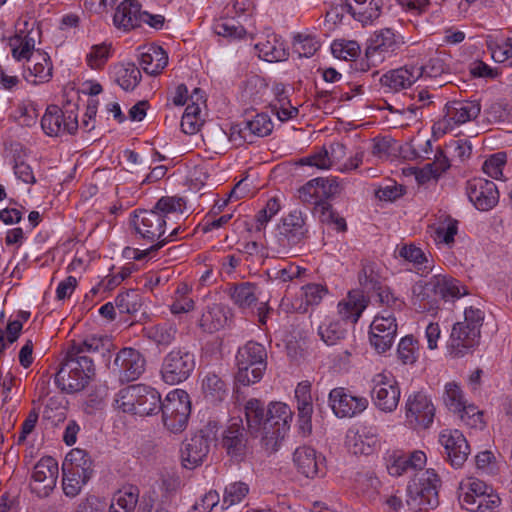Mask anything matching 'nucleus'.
Segmentation results:
<instances>
[{
	"instance_id": "48",
	"label": "nucleus",
	"mask_w": 512,
	"mask_h": 512,
	"mask_svg": "<svg viewBox=\"0 0 512 512\" xmlns=\"http://www.w3.org/2000/svg\"><path fill=\"white\" fill-rule=\"evenodd\" d=\"M450 57L445 53H437L425 65H419L421 77L438 78L450 73L448 61Z\"/></svg>"
},
{
	"instance_id": "50",
	"label": "nucleus",
	"mask_w": 512,
	"mask_h": 512,
	"mask_svg": "<svg viewBox=\"0 0 512 512\" xmlns=\"http://www.w3.org/2000/svg\"><path fill=\"white\" fill-rule=\"evenodd\" d=\"M191 289L185 283L178 285L173 301L170 305V311L173 315H180L188 313L195 308V302L190 297Z\"/></svg>"
},
{
	"instance_id": "18",
	"label": "nucleus",
	"mask_w": 512,
	"mask_h": 512,
	"mask_svg": "<svg viewBox=\"0 0 512 512\" xmlns=\"http://www.w3.org/2000/svg\"><path fill=\"white\" fill-rule=\"evenodd\" d=\"M273 130V123L265 113L256 114L252 119L231 126L230 141L236 145L253 143L255 137H265Z\"/></svg>"
},
{
	"instance_id": "62",
	"label": "nucleus",
	"mask_w": 512,
	"mask_h": 512,
	"mask_svg": "<svg viewBox=\"0 0 512 512\" xmlns=\"http://www.w3.org/2000/svg\"><path fill=\"white\" fill-rule=\"evenodd\" d=\"M332 54L339 59L352 60L360 53V46L356 41L335 40L331 45Z\"/></svg>"
},
{
	"instance_id": "51",
	"label": "nucleus",
	"mask_w": 512,
	"mask_h": 512,
	"mask_svg": "<svg viewBox=\"0 0 512 512\" xmlns=\"http://www.w3.org/2000/svg\"><path fill=\"white\" fill-rule=\"evenodd\" d=\"M359 283L367 293L376 291L381 286L379 266L373 262H365L359 272Z\"/></svg>"
},
{
	"instance_id": "26",
	"label": "nucleus",
	"mask_w": 512,
	"mask_h": 512,
	"mask_svg": "<svg viewBox=\"0 0 512 512\" xmlns=\"http://www.w3.org/2000/svg\"><path fill=\"white\" fill-rule=\"evenodd\" d=\"M247 439L245 437L242 420L233 418L222 435V447L232 457L242 456L246 449Z\"/></svg>"
},
{
	"instance_id": "11",
	"label": "nucleus",
	"mask_w": 512,
	"mask_h": 512,
	"mask_svg": "<svg viewBox=\"0 0 512 512\" xmlns=\"http://www.w3.org/2000/svg\"><path fill=\"white\" fill-rule=\"evenodd\" d=\"M41 127L50 137L75 134L79 127L77 108L73 106L60 109L57 105L48 106L41 118Z\"/></svg>"
},
{
	"instance_id": "33",
	"label": "nucleus",
	"mask_w": 512,
	"mask_h": 512,
	"mask_svg": "<svg viewBox=\"0 0 512 512\" xmlns=\"http://www.w3.org/2000/svg\"><path fill=\"white\" fill-rule=\"evenodd\" d=\"M429 285L434 295L445 300L459 298L465 294L461 291L459 281L449 275L435 274L429 279Z\"/></svg>"
},
{
	"instance_id": "22",
	"label": "nucleus",
	"mask_w": 512,
	"mask_h": 512,
	"mask_svg": "<svg viewBox=\"0 0 512 512\" xmlns=\"http://www.w3.org/2000/svg\"><path fill=\"white\" fill-rule=\"evenodd\" d=\"M421 71L418 64H406L381 75L379 83L385 93H398L420 79Z\"/></svg>"
},
{
	"instance_id": "9",
	"label": "nucleus",
	"mask_w": 512,
	"mask_h": 512,
	"mask_svg": "<svg viewBox=\"0 0 512 512\" xmlns=\"http://www.w3.org/2000/svg\"><path fill=\"white\" fill-rule=\"evenodd\" d=\"M160 410L164 426L172 433L185 430L191 413V401L188 393L182 389L170 391L161 402Z\"/></svg>"
},
{
	"instance_id": "43",
	"label": "nucleus",
	"mask_w": 512,
	"mask_h": 512,
	"mask_svg": "<svg viewBox=\"0 0 512 512\" xmlns=\"http://www.w3.org/2000/svg\"><path fill=\"white\" fill-rule=\"evenodd\" d=\"M293 460L299 471L306 477L313 478L319 473V463L313 448L298 447L294 452Z\"/></svg>"
},
{
	"instance_id": "16",
	"label": "nucleus",
	"mask_w": 512,
	"mask_h": 512,
	"mask_svg": "<svg viewBox=\"0 0 512 512\" xmlns=\"http://www.w3.org/2000/svg\"><path fill=\"white\" fill-rule=\"evenodd\" d=\"M397 329V321L392 313L383 311L378 314L370 325L369 341L371 346L378 353H385L392 347Z\"/></svg>"
},
{
	"instance_id": "2",
	"label": "nucleus",
	"mask_w": 512,
	"mask_h": 512,
	"mask_svg": "<svg viewBox=\"0 0 512 512\" xmlns=\"http://www.w3.org/2000/svg\"><path fill=\"white\" fill-rule=\"evenodd\" d=\"M483 312L473 307L466 308L464 320L452 327L448 349L454 357H462L479 344Z\"/></svg>"
},
{
	"instance_id": "27",
	"label": "nucleus",
	"mask_w": 512,
	"mask_h": 512,
	"mask_svg": "<svg viewBox=\"0 0 512 512\" xmlns=\"http://www.w3.org/2000/svg\"><path fill=\"white\" fill-rule=\"evenodd\" d=\"M209 452L208 439L203 435H194L186 441L181 449L183 466L194 469L201 465Z\"/></svg>"
},
{
	"instance_id": "19",
	"label": "nucleus",
	"mask_w": 512,
	"mask_h": 512,
	"mask_svg": "<svg viewBox=\"0 0 512 512\" xmlns=\"http://www.w3.org/2000/svg\"><path fill=\"white\" fill-rule=\"evenodd\" d=\"M59 474L57 461L48 456L41 458L33 467L30 487L38 497H48L56 487Z\"/></svg>"
},
{
	"instance_id": "4",
	"label": "nucleus",
	"mask_w": 512,
	"mask_h": 512,
	"mask_svg": "<svg viewBox=\"0 0 512 512\" xmlns=\"http://www.w3.org/2000/svg\"><path fill=\"white\" fill-rule=\"evenodd\" d=\"M117 409L139 416L158 412L161 406L159 392L149 386L138 384L121 389L115 398Z\"/></svg>"
},
{
	"instance_id": "55",
	"label": "nucleus",
	"mask_w": 512,
	"mask_h": 512,
	"mask_svg": "<svg viewBox=\"0 0 512 512\" xmlns=\"http://www.w3.org/2000/svg\"><path fill=\"white\" fill-rule=\"evenodd\" d=\"M306 274V269L294 263H289L284 267L273 268L268 272L271 280L279 283H286L295 278H301Z\"/></svg>"
},
{
	"instance_id": "25",
	"label": "nucleus",
	"mask_w": 512,
	"mask_h": 512,
	"mask_svg": "<svg viewBox=\"0 0 512 512\" xmlns=\"http://www.w3.org/2000/svg\"><path fill=\"white\" fill-rule=\"evenodd\" d=\"M481 105L477 100H453L445 106V117L448 122L461 125L478 117Z\"/></svg>"
},
{
	"instance_id": "63",
	"label": "nucleus",
	"mask_w": 512,
	"mask_h": 512,
	"mask_svg": "<svg viewBox=\"0 0 512 512\" xmlns=\"http://www.w3.org/2000/svg\"><path fill=\"white\" fill-rule=\"evenodd\" d=\"M280 210L281 204L279 199L276 197L270 198L266 202L265 206L260 209L255 216L257 230L264 228Z\"/></svg>"
},
{
	"instance_id": "36",
	"label": "nucleus",
	"mask_w": 512,
	"mask_h": 512,
	"mask_svg": "<svg viewBox=\"0 0 512 512\" xmlns=\"http://www.w3.org/2000/svg\"><path fill=\"white\" fill-rule=\"evenodd\" d=\"M108 340L102 336L89 335L82 339L73 340L67 350L69 357H90L89 354L99 353L105 348Z\"/></svg>"
},
{
	"instance_id": "20",
	"label": "nucleus",
	"mask_w": 512,
	"mask_h": 512,
	"mask_svg": "<svg viewBox=\"0 0 512 512\" xmlns=\"http://www.w3.org/2000/svg\"><path fill=\"white\" fill-rule=\"evenodd\" d=\"M329 403L337 417L352 418L365 411L369 401L366 397L355 395L346 388L337 387L330 391Z\"/></svg>"
},
{
	"instance_id": "32",
	"label": "nucleus",
	"mask_w": 512,
	"mask_h": 512,
	"mask_svg": "<svg viewBox=\"0 0 512 512\" xmlns=\"http://www.w3.org/2000/svg\"><path fill=\"white\" fill-rule=\"evenodd\" d=\"M255 49L259 57L267 62H279L287 57L284 43L273 33L267 34L264 40L255 44Z\"/></svg>"
},
{
	"instance_id": "8",
	"label": "nucleus",
	"mask_w": 512,
	"mask_h": 512,
	"mask_svg": "<svg viewBox=\"0 0 512 512\" xmlns=\"http://www.w3.org/2000/svg\"><path fill=\"white\" fill-rule=\"evenodd\" d=\"M236 365V380L240 384L250 385L259 382L267 366L265 347L257 342H247L237 351Z\"/></svg>"
},
{
	"instance_id": "10",
	"label": "nucleus",
	"mask_w": 512,
	"mask_h": 512,
	"mask_svg": "<svg viewBox=\"0 0 512 512\" xmlns=\"http://www.w3.org/2000/svg\"><path fill=\"white\" fill-rule=\"evenodd\" d=\"M293 412L282 402L271 403L263 422L262 444L266 449L276 450L279 440L283 439L290 428Z\"/></svg>"
},
{
	"instance_id": "15",
	"label": "nucleus",
	"mask_w": 512,
	"mask_h": 512,
	"mask_svg": "<svg viewBox=\"0 0 512 512\" xmlns=\"http://www.w3.org/2000/svg\"><path fill=\"white\" fill-rule=\"evenodd\" d=\"M195 368L194 355L184 349H174L163 359L161 375L170 385L181 383L188 379Z\"/></svg>"
},
{
	"instance_id": "53",
	"label": "nucleus",
	"mask_w": 512,
	"mask_h": 512,
	"mask_svg": "<svg viewBox=\"0 0 512 512\" xmlns=\"http://www.w3.org/2000/svg\"><path fill=\"white\" fill-rule=\"evenodd\" d=\"M320 48V42L315 36L299 33L294 37L293 50L299 57L309 58Z\"/></svg>"
},
{
	"instance_id": "64",
	"label": "nucleus",
	"mask_w": 512,
	"mask_h": 512,
	"mask_svg": "<svg viewBox=\"0 0 512 512\" xmlns=\"http://www.w3.org/2000/svg\"><path fill=\"white\" fill-rule=\"evenodd\" d=\"M444 402L452 412L459 411L465 403L462 390L456 383L451 382L446 384Z\"/></svg>"
},
{
	"instance_id": "61",
	"label": "nucleus",
	"mask_w": 512,
	"mask_h": 512,
	"mask_svg": "<svg viewBox=\"0 0 512 512\" xmlns=\"http://www.w3.org/2000/svg\"><path fill=\"white\" fill-rule=\"evenodd\" d=\"M398 358L403 364H413L418 357V345L413 336H405L398 344Z\"/></svg>"
},
{
	"instance_id": "54",
	"label": "nucleus",
	"mask_w": 512,
	"mask_h": 512,
	"mask_svg": "<svg viewBox=\"0 0 512 512\" xmlns=\"http://www.w3.org/2000/svg\"><path fill=\"white\" fill-rule=\"evenodd\" d=\"M39 116L38 105L33 101H25L18 104L15 109V118L20 125L32 127Z\"/></svg>"
},
{
	"instance_id": "49",
	"label": "nucleus",
	"mask_w": 512,
	"mask_h": 512,
	"mask_svg": "<svg viewBox=\"0 0 512 512\" xmlns=\"http://www.w3.org/2000/svg\"><path fill=\"white\" fill-rule=\"evenodd\" d=\"M347 329L340 320L326 319L318 328V335L327 345H334L345 337Z\"/></svg>"
},
{
	"instance_id": "29",
	"label": "nucleus",
	"mask_w": 512,
	"mask_h": 512,
	"mask_svg": "<svg viewBox=\"0 0 512 512\" xmlns=\"http://www.w3.org/2000/svg\"><path fill=\"white\" fill-rule=\"evenodd\" d=\"M139 61L145 73L156 76L167 66L168 55L162 47L150 45L140 52Z\"/></svg>"
},
{
	"instance_id": "57",
	"label": "nucleus",
	"mask_w": 512,
	"mask_h": 512,
	"mask_svg": "<svg viewBox=\"0 0 512 512\" xmlns=\"http://www.w3.org/2000/svg\"><path fill=\"white\" fill-rule=\"evenodd\" d=\"M454 413L458 414L461 421L470 428L482 429L485 426L482 411L473 404L466 405L465 402L461 409Z\"/></svg>"
},
{
	"instance_id": "35",
	"label": "nucleus",
	"mask_w": 512,
	"mask_h": 512,
	"mask_svg": "<svg viewBox=\"0 0 512 512\" xmlns=\"http://www.w3.org/2000/svg\"><path fill=\"white\" fill-rule=\"evenodd\" d=\"M32 31H20L9 39L12 56L17 61L30 60L35 56V38Z\"/></svg>"
},
{
	"instance_id": "56",
	"label": "nucleus",
	"mask_w": 512,
	"mask_h": 512,
	"mask_svg": "<svg viewBox=\"0 0 512 512\" xmlns=\"http://www.w3.org/2000/svg\"><path fill=\"white\" fill-rule=\"evenodd\" d=\"M347 443L350 450L354 454L369 455L373 452L377 440L374 436H367L360 433H355L352 436L348 435Z\"/></svg>"
},
{
	"instance_id": "58",
	"label": "nucleus",
	"mask_w": 512,
	"mask_h": 512,
	"mask_svg": "<svg viewBox=\"0 0 512 512\" xmlns=\"http://www.w3.org/2000/svg\"><path fill=\"white\" fill-rule=\"evenodd\" d=\"M111 57V45L102 43L93 45L86 55L87 65L94 70L101 69Z\"/></svg>"
},
{
	"instance_id": "52",
	"label": "nucleus",
	"mask_w": 512,
	"mask_h": 512,
	"mask_svg": "<svg viewBox=\"0 0 512 512\" xmlns=\"http://www.w3.org/2000/svg\"><path fill=\"white\" fill-rule=\"evenodd\" d=\"M115 306L120 313L133 314L141 308L142 297L137 290H127L117 295Z\"/></svg>"
},
{
	"instance_id": "34",
	"label": "nucleus",
	"mask_w": 512,
	"mask_h": 512,
	"mask_svg": "<svg viewBox=\"0 0 512 512\" xmlns=\"http://www.w3.org/2000/svg\"><path fill=\"white\" fill-rule=\"evenodd\" d=\"M244 410L248 432L253 437L262 440L263 422L266 417L264 404L260 400L253 398L246 402Z\"/></svg>"
},
{
	"instance_id": "13",
	"label": "nucleus",
	"mask_w": 512,
	"mask_h": 512,
	"mask_svg": "<svg viewBox=\"0 0 512 512\" xmlns=\"http://www.w3.org/2000/svg\"><path fill=\"white\" fill-rule=\"evenodd\" d=\"M307 216L301 210L295 209L282 217L278 225V253L286 252L288 248L300 244L308 237Z\"/></svg>"
},
{
	"instance_id": "7",
	"label": "nucleus",
	"mask_w": 512,
	"mask_h": 512,
	"mask_svg": "<svg viewBox=\"0 0 512 512\" xmlns=\"http://www.w3.org/2000/svg\"><path fill=\"white\" fill-rule=\"evenodd\" d=\"M95 376V367L91 357H69L56 374V383L67 393L82 391Z\"/></svg>"
},
{
	"instance_id": "28",
	"label": "nucleus",
	"mask_w": 512,
	"mask_h": 512,
	"mask_svg": "<svg viewBox=\"0 0 512 512\" xmlns=\"http://www.w3.org/2000/svg\"><path fill=\"white\" fill-rule=\"evenodd\" d=\"M141 5L137 0H124L116 8L114 25L124 31L134 29L141 24Z\"/></svg>"
},
{
	"instance_id": "14",
	"label": "nucleus",
	"mask_w": 512,
	"mask_h": 512,
	"mask_svg": "<svg viewBox=\"0 0 512 512\" xmlns=\"http://www.w3.org/2000/svg\"><path fill=\"white\" fill-rule=\"evenodd\" d=\"M403 43L402 36L390 28L376 32L366 48L367 66L380 65L386 58L391 57Z\"/></svg>"
},
{
	"instance_id": "23",
	"label": "nucleus",
	"mask_w": 512,
	"mask_h": 512,
	"mask_svg": "<svg viewBox=\"0 0 512 512\" xmlns=\"http://www.w3.org/2000/svg\"><path fill=\"white\" fill-rule=\"evenodd\" d=\"M439 443L444 447L447 459L453 467H461L470 453L463 433L457 429H444L439 434Z\"/></svg>"
},
{
	"instance_id": "21",
	"label": "nucleus",
	"mask_w": 512,
	"mask_h": 512,
	"mask_svg": "<svg viewBox=\"0 0 512 512\" xmlns=\"http://www.w3.org/2000/svg\"><path fill=\"white\" fill-rule=\"evenodd\" d=\"M466 194L470 202L480 211L491 210L499 200L496 184L481 177H475L467 181Z\"/></svg>"
},
{
	"instance_id": "31",
	"label": "nucleus",
	"mask_w": 512,
	"mask_h": 512,
	"mask_svg": "<svg viewBox=\"0 0 512 512\" xmlns=\"http://www.w3.org/2000/svg\"><path fill=\"white\" fill-rule=\"evenodd\" d=\"M111 74L114 81L125 91H133L142 78L139 68L130 62L113 65Z\"/></svg>"
},
{
	"instance_id": "41",
	"label": "nucleus",
	"mask_w": 512,
	"mask_h": 512,
	"mask_svg": "<svg viewBox=\"0 0 512 512\" xmlns=\"http://www.w3.org/2000/svg\"><path fill=\"white\" fill-rule=\"evenodd\" d=\"M227 322L225 309L220 304L206 306L198 321L200 328L208 333L218 331Z\"/></svg>"
},
{
	"instance_id": "40",
	"label": "nucleus",
	"mask_w": 512,
	"mask_h": 512,
	"mask_svg": "<svg viewBox=\"0 0 512 512\" xmlns=\"http://www.w3.org/2000/svg\"><path fill=\"white\" fill-rule=\"evenodd\" d=\"M399 256L411 262L417 273L426 276L433 270V260L428 259L425 253L413 244H405L398 249Z\"/></svg>"
},
{
	"instance_id": "46",
	"label": "nucleus",
	"mask_w": 512,
	"mask_h": 512,
	"mask_svg": "<svg viewBox=\"0 0 512 512\" xmlns=\"http://www.w3.org/2000/svg\"><path fill=\"white\" fill-rule=\"evenodd\" d=\"M257 286L250 282H243L229 288L228 294L235 305L241 309L250 308L258 300Z\"/></svg>"
},
{
	"instance_id": "24",
	"label": "nucleus",
	"mask_w": 512,
	"mask_h": 512,
	"mask_svg": "<svg viewBox=\"0 0 512 512\" xmlns=\"http://www.w3.org/2000/svg\"><path fill=\"white\" fill-rule=\"evenodd\" d=\"M121 382L137 380L145 370V359L142 354L133 348L121 349L114 360Z\"/></svg>"
},
{
	"instance_id": "1",
	"label": "nucleus",
	"mask_w": 512,
	"mask_h": 512,
	"mask_svg": "<svg viewBox=\"0 0 512 512\" xmlns=\"http://www.w3.org/2000/svg\"><path fill=\"white\" fill-rule=\"evenodd\" d=\"M184 210L185 201L182 198L166 196L160 198L153 209L136 213L134 217L136 233L141 239L153 244L143 250L127 247L124 250L125 257L136 261L155 258L162 247L175 241L178 236L179 227L173 228L167 236H164L167 220L173 215H182Z\"/></svg>"
},
{
	"instance_id": "38",
	"label": "nucleus",
	"mask_w": 512,
	"mask_h": 512,
	"mask_svg": "<svg viewBox=\"0 0 512 512\" xmlns=\"http://www.w3.org/2000/svg\"><path fill=\"white\" fill-rule=\"evenodd\" d=\"M202 393L204 397L212 402H221L228 395L226 381L214 372H208L202 379Z\"/></svg>"
},
{
	"instance_id": "17",
	"label": "nucleus",
	"mask_w": 512,
	"mask_h": 512,
	"mask_svg": "<svg viewBox=\"0 0 512 512\" xmlns=\"http://www.w3.org/2000/svg\"><path fill=\"white\" fill-rule=\"evenodd\" d=\"M435 407L422 392L410 394L405 403L406 423L413 429H426L434 419Z\"/></svg>"
},
{
	"instance_id": "6",
	"label": "nucleus",
	"mask_w": 512,
	"mask_h": 512,
	"mask_svg": "<svg viewBox=\"0 0 512 512\" xmlns=\"http://www.w3.org/2000/svg\"><path fill=\"white\" fill-rule=\"evenodd\" d=\"M62 488L67 497H76L93 473L92 460L82 449H72L62 464Z\"/></svg>"
},
{
	"instance_id": "12",
	"label": "nucleus",
	"mask_w": 512,
	"mask_h": 512,
	"mask_svg": "<svg viewBox=\"0 0 512 512\" xmlns=\"http://www.w3.org/2000/svg\"><path fill=\"white\" fill-rule=\"evenodd\" d=\"M371 382V398L375 407L385 413L396 410L401 392L393 374L387 371L377 373Z\"/></svg>"
},
{
	"instance_id": "30",
	"label": "nucleus",
	"mask_w": 512,
	"mask_h": 512,
	"mask_svg": "<svg viewBox=\"0 0 512 512\" xmlns=\"http://www.w3.org/2000/svg\"><path fill=\"white\" fill-rule=\"evenodd\" d=\"M367 300L361 291L349 292L347 297L338 303V313L342 322L355 324L367 307Z\"/></svg>"
},
{
	"instance_id": "44",
	"label": "nucleus",
	"mask_w": 512,
	"mask_h": 512,
	"mask_svg": "<svg viewBox=\"0 0 512 512\" xmlns=\"http://www.w3.org/2000/svg\"><path fill=\"white\" fill-rule=\"evenodd\" d=\"M32 66L28 67L29 75L33 76V84L49 82L52 78L53 65L46 52L37 50L35 56L31 59Z\"/></svg>"
},
{
	"instance_id": "47",
	"label": "nucleus",
	"mask_w": 512,
	"mask_h": 512,
	"mask_svg": "<svg viewBox=\"0 0 512 512\" xmlns=\"http://www.w3.org/2000/svg\"><path fill=\"white\" fill-rule=\"evenodd\" d=\"M145 336L158 347H167L176 338L177 328L171 323H161L144 329Z\"/></svg>"
},
{
	"instance_id": "5",
	"label": "nucleus",
	"mask_w": 512,
	"mask_h": 512,
	"mask_svg": "<svg viewBox=\"0 0 512 512\" xmlns=\"http://www.w3.org/2000/svg\"><path fill=\"white\" fill-rule=\"evenodd\" d=\"M441 480L433 469L415 474L407 487L406 503L411 510L433 509L439 504L438 490Z\"/></svg>"
},
{
	"instance_id": "60",
	"label": "nucleus",
	"mask_w": 512,
	"mask_h": 512,
	"mask_svg": "<svg viewBox=\"0 0 512 512\" xmlns=\"http://www.w3.org/2000/svg\"><path fill=\"white\" fill-rule=\"evenodd\" d=\"M249 493V487L244 482H234L226 486L223 495V505L226 508L240 503Z\"/></svg>"
},
{
	"instance_id": "45",
	"label": "nucleus",
	"mask_w": 512,
	"mask_h": 512,
	"mask_svg": "<svg viewBox=\"0 0 512 512\" xmlns=\"http://www.w3.org/2000/svg\"><path fill=\"white\" fill-rule=\"evenodd\" d=\"M138 501L139 489L136 486L123 487L114 494L109 512H133Z\"/></svg>"
},
{
	"instance_id": "42",
	"label": "nucleus",
	"mask_w": 512,
	"mask_h": 512,
	"mask_svg": "<svg viewBox=\"0 0 512 512\" xmlns=\"http://www.w3.org/2000/svg\"><path fill=\"white\" fill-rule=\"evenodd\" d=\"M427 461L426 454L423 451H413L407 455L399 456L389 467V473L394 476H400L410 470H421Z\"/></svg>"
},
{
	"instance_id": "39",
	"label": "nucleus",
	"mask_w": 512,
	"mask_h": 512,
	"mask_svg": "<svg viewBox=\"0 0 512 512\" xmlns=\"http://www.w3.org/2000/svg\"><path fill=\"white\" fill-rule=\"evenodd\" d=\"M354 3L349 2L348 13L351 16L363 23L367 24L377 19L381 13V4L378 0H353Z\"/></svg>"
},
{
	"instance_id": "37",
	"label": "nucleus",
	"mask_w": 512,
	"mask_h": 512,
	"mask_svg": "<svg viewBox=\"0 0 512 512\" xmlns=\"http://www.w3.org/2000/svg\"><path fill=\"white\" fill-rule=\"evenodd\" d=\"M301 298L293 304L294 310L299 313H306L311 306H317L328 294L326 286L318 283H310L302 286Z\"/></svg>"
},
{
	"instance_id": "59",
	"label": "nucleus",
	"mask_w": 512,
	"mask_h": 512,
	"mask_svg": "<svg viewBox=\"0 0 512 512\" xmlns=\"http://www.w3.org/2000/svg\"><path fill=\"white\" fill-rule=\"evenodd\" d=\"M495 62L512 66V38H505L489 45Z\"/></svg>"
},
{
	"instance_id": "3",
	"label": "nucleus",
	"mask_w": 512,
	"mask_h": 512,
	"mask_svg": "<svg viewBox=\"0 0 512 512\" xmlns=\"http://www.w3.org/2000/svg\"><path fill=\"white\" fill-rule=\"evenodd\" d=\"M458 500L462 508L470 512H495L501 499L494 488L484 481L468 477L458 487Z\"/></svg>"
}]
</instances>
